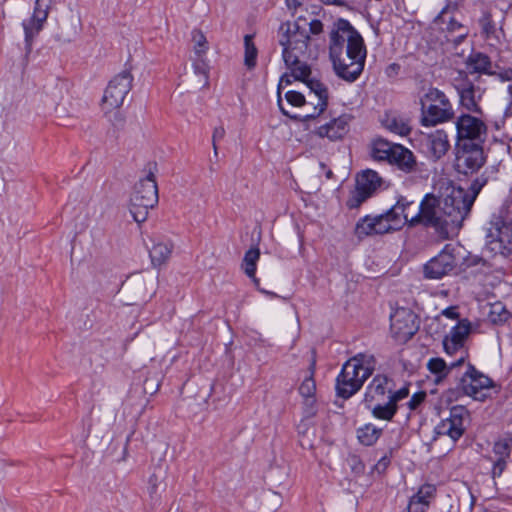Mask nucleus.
Instances as JSON below:
<instances>
[{
	"mask_svg": "<svg viewBox=\"0 0 512 512\" xmlns=\"http://www.w3.org/2000/svg\"><path fill=\"white\" fill-rule=\"evenodd\" d=\"M309 31L314 34H320L323 31V24L320 20L314 19L309 23Z\"/></svg>",
	"mask_w": 512,
	"mask_h": 512,
	"instance_id": "nucleus-48",
	"label": "nucleus"
},
{
	"mask_svg": "<svg viewBox=\"0 0 512 512\" xmlns=\"http://www.w3.org/2000/svg\"><path fill=\"white\" fill-rule=\"evenodd\" d=\"M157 476L156 475H152L149 479V483L151 485V492L154 493L156 492V489H157Z\"/></svg>",
	"mask_w": 512,
	"mask_h": 512,
	"instance_id": "nucleus-53",
	"label": "nucleus"
},
{
	"mask_svg": "<svg viewBox=\"0 0 512 512\" xmlns=\"http://www.w3.org/2000/svg\"><path fill=\"white\" fill-rule=\"evenodd\" d=\"M310 37L305 27L298 21L282 23L279 28V44L282 56L291 76L296 80H304L310 75V68L305 63Z\"/></svg>",
	"mask_w": 512,
	"mask_h": 512,
	"instance_id": "nucleus-3",
	"label": "nucleus"
},
{
	"mask_svg": "<svg viewBox=\"0 0 512 512\" xmlns=\"http://www.w3.org/2000/svg\"><path fill=\"white\" fill-rule=\"evenodd\" d=\"M386 393H391V380L383 374L376 375L366 388L364 404L371 408L374 402H382Z\"/></svg>",
	"mask_w": 512,
	"mask_h": 512,
	"instance_id": "nucleus-19",
	"label": "nucleus"
},
{
	"mask_svg": "<svg viewBox=\"0 0 512 512\" xmlns=\"http://www.w3.org/2000/svg\"><path fill=\"white\" fill-rule=\"evenodd\" d=\"M301 445H302V446H306V445H308V446H312V443H311V441H306V442H305L304 440H301Z\"/></svg>",
	"mask_w": 512,
	"mask_h": 512,
	"instance_id": "nucleus-57",
	"label": "nucleus"
},
{
	"mask_svg": "<svg viewBox=\"0 0 512 512\" xmlns=\"http://www.w3.org/2000/svg\"><path fill=\"white\" fill-rule=\"evenodd\" d=\"M470 330V322L466 319L460 320L447 336L464 346L465 339L468 337Z\"/></svg>",
	"mask_w": 512,
	"mask_h": 512,
	"instance_id": "nucleus-39",
	"label": "nucleus"
},
{
	"mask_svg": "<svg viewBox=\"0 0 512 512\" xmlns=\"http://www.w3.org/2000/svg\"><path fill=\"white\" fill-rule=\"evenodd\" d=\"M408 395H409L408 388H401L394 392L391 390V393H389L388 399L397 405L398 401L406 398Z\"/></svg>",
	"mask_w": 512,
	"mask_h": 512,
	"instance_id": "nucleus-45",
	"label": "nucleus"
},
{
	"mask_svg": "<svg viewBox=\"0 0 512 512\" xmlns=\"http://www.w3.org/2000/svg\"><path fill=\"white\" fill-rule=\"evenodd\" d=\"M381 433L382 429L369 423L357 430V437L362 444L370 446L378 440Z\"/></svg>",
	"mask_w": 512,
	"mask_h": 512,
	"instance_id": "nucleus-34",
	"label": "nucleus"
},
{
	"mask_svg": "<svg viewBox=\"0 0 512 512\" xmlns=\"http://www.w3.org/2000/svg\"><path fill=\"white\" fill-rule=\"evenodd\" d=\"M485 162L483 144H456L455 169L458 173L474 174Z\"/></svg>",
	"mask_w": 512,
	"mask_h": 512,
	"instance_id": "nucleus-11",
	"label": "nucleus"
},
{
	"mask_svg": "<svg viewBox=\"0 0 512 512\" xmlns=\"http://www.w3.org/2000/svg\"><path fill=\"white\" fill-rule=\"evenodd\" d=\"M225 135V129L223 127H216L213 131V135H212V142H213V148H214V153L215 155H217V146H216V142L218 140H221L223 139Z\"/></svg>",
	"mask_w": 512,
	"mask_h": 512,
	"instance_id": "nucleus-47",
	"label": "nucleus"
},
{
	"mask_svg": "<svg viewBox=\"0 0 512 512\" xmlns=\"http://www.w3.org/2000/svg\"><path fill=\"white\" fill-rule=\"evenodd\" d=\"M421 119L424 127H435L454 119L453 105L446 94L435 87H430L420 98Z\"/></svg>",
	"mask_w": 512,
	"mask_h": 512,
	"instance_id": "nucleus-7",
	"label": "nucleus"
},
{
	"mask_svg": "<svg viewBox=\"0 0 512 512\" xmlns=\"http://www.w3.org/2000/svg\"><path fill=\"white\" fill-rule=\"evenodd\" d=\"M463 203L460 192L450 191L442 197L426 194L420 204H415V208L410 211V227L423 225L447 239L458 232L467 217Z\"/></svg>",
	"mask_w": 512,
	"mask_h": 512,
	"instance_id": "nucleus-1",
	"label": "nucleus"
},
{
	"mask_svg": "<svg viewBox=\"0 0 512 512\" xmlns=\"http://www.w3.org/2000/svg\"><path fill=\"white\" fill-rule=\"evenodd\" d=\"M290 83H291L290 76H289V75H287V74L283 75V76L281 77V79H280V83H279V88H278V90H280V89H281V87L283 86V84L288 85V84H290Z\"/></svg>",
	"mask_w": 512,
	"mask_h": 512,
	"instance_id": "nucleus-54",
	"label": "nucleus"
},
{
	"mask_svg": "<svg viewBox=\"0 0 512 512\" xmlns=\"http://www.w3.org/2000/svg\"><path fill=\"white\" fill-rule=\"evenodd\" d=\"M489 317L494 323H503L509 319L510 313L501 302H496L491 305Z\"/></svg>",
	"mask_w": 512,
	"mask_h": 512,
	"instance_id": "nucleus-41",
	"label": "nucleus"
},
{
	"mask_svg": "<svg viewBox=\"0 0 512 512\" xmlns=\"http://www.w3.org/2000/svg\"><path fill=\"white\" fill-rule=\"evenodd\" d=\"M415 202L405 196L398 197L396 203L385 213L361 219L355 228L358 237L386 234L400 230L404 225L410 226V211Z\"/></svg>",
	"mask_w": 512,
	"mask_h": 512,
	"instance_id": "nucleus-4",
	"label": "nucleus"
},
{
	"mask_svg": "<svg viewBox=\"0 0 512 512\" xmlns=\"http://www.w3.org/2000/svg\"><path fill=\"white\" fill-rule=\"evenodd\" d=\"M314 372H315V361L313 360L310 368H309V374L303 379L301 382L298 391L300 395L304 399V404L307 407H313L316 400H315V394H316V383L314 380Z\"/></svg>",
	"mask_w": 512,
	"mask_h": 512,
	"instance_id": "nucleus-28",
	"label": "nucleus"
},
{
	"mask_svg": "<svg viewBox=\"0 0 512 512\" xmlns=\"http://www.w3.org/2000/svg\"><path fill=\"white\" fill-rule=\"evenodd\" d=\"M396 144L390 143L386 140L379 139L374 141L372 146V156L376 160H389L392 150Z\"/></svg>",
	"mask_w": 512,
	"mask_h": 512,
	"instance_id": "nucleus-37",
	"label": "nucleus"
},
{
	"mask_svg": "<svg viewBox=\"0 0 512 512\" xmlns=\"http://www.w3.org/2000/svg\"><path fill=\"white\" fill-rule=\"evenodd\" d=\"M425 397H426V393L425 392H418V393H415L411 399L409 400L408 402V406L411 410H414L416 409L424 400H425Z\"/></svg>",
	"mask_w": 512,
	"mask_h": 512,
	"instance_id": "nucleus-46",
	"label": "nucleus"
},
{
	"mask_svg": "<svg viewBox=\"0 0 512 512\" xmlns=\"http://www.w3.org/2000/svg\"><path fill=\"white\" fill-rule=\"evenodd\" d=\"M349 120L350 117L348 115H341L329 123L320 126L317 129V135L322 138L327 137L332 141L341 139L348 132Z\"/></svg>",
	"mask_w": 512,
	"mask_h": 512,
	"instance_id": "nucleus-23",
	"label": "nucleus"
},
{
	"mask_svg": "<svg viewBox=\"0 0 512 512\" xmlns=\"http://www.w3.org/2000/svg\"><path fill=\"white\" fill-rule=\"evenodd\" d=\"M442 315L449 319H457L459 314L457 312V308L454 306L448 307L442 311Z\"/></svg>",
	"mask_w": 512,
	"mask_h": 512,
	"instance_id": "nucleus-49",
	"label": "nucleus"
},
{
	"mask_svg": "<svg viewBox=\"0 0 512 512\" xmlns=\"http://www.w3.org/2000/svg\"><path fill=\"white\" fill-rule=\"evenodd\" d=\"M491 384L492 381L488 376L469 365L467 371L461 377L458 387L463 394L480 400L485 396L483 391L489 389Z\"/></svg>",
	"mask_w": 512,
	"mask_h": 512,
	"instance_id": "nucleus-16",
	"label": "nucleus"
},
{
	"mask_svg": "<svg viewBox=\"0 0 512 512\" xmlns=\"http://www.w3.org/2000/svg\"><path fill=\"white\" fill-rule=\"evenodd\" d=\"M456 144H483L487 126L483 120L470 114H461L455 121Z\"/></svg>",
	"mask_w": 512,
	"mask_h": 512,
	"instance_id": "nucleus-10",
	"label": "nucleus"
},
{
	"mask_svg": "<svg viewBox=\"0 0 512 512\" xmlns=\"http://www.w3.org/2000/svg\"><path fill=\"white\" fill-rule=\"evenodd\" d=\"M383 124L389 131L400 136H406L411 131L409 121L404 117L387 116Z\"/></svg>",
	"mask_w": 512,
	"mask_h": 512,
	"instance_id": "nucleus-32",
	"label": "nucleus"
},
{
	"mask_svg": "<svg viewBox=\"0 0 512 512\" xmlns=\"http://www.w3.org/2000/svg\"><path fill=\"white\" fill-rule=\"evenodd\" d=\"M376 364V358L371 353H358L351 357L345 362L336 379L337 394L347 399L358 392L373 374Z\"/></svg>",
	"mask_w": 512,
	"mask_h": 512,
	"instance_id": "nucleus-5",
	"label": "nucleus"
},
{
	"mask_svg": "<svg viewBox=\"0 0 512 512\" xmlns=\"http://www.w3.org/2000/svg\"><path fill=\"white\" fill-rule=\"evenodd\" d=\"M192 42H193V51L195 56L198 58L205 57L209 46L208 41L201 30L194 29L191 32Z\"/></svg>",
	"mask_w": 512,
	"mask_h": 512,
	"instance_id": "nucleus-38",
	"label": "nucleus"
},
{
	"mask_svg": "<svg viewBox=\"0 0 512 512\" xmlns=\"http://www.w3.org/2000/svg\"><path fill=\"white\" fill-rule=\"evenodd\" d=\"M369 409L373 417L380 420L391 421L397 412V405L388 399V402L385 404L374 402Z\"/></svg>",
	"mask_w": 512,
	"mask_h": 512,
	"instance_id": "nucleus-33",
	"label": "nucleus"
},
{
	"mask_svg": "<svg viewBox=\"0 0 512 512\" xmlns=\"http://www.w3.org/2000/svg\"><path fill=\"white\" fill-rule=\"evenodd\" d=\"M390 330L393 338L399 342L408 341L418 329L415 314L407 309H397L390 317Z\"/></svg>",
	"mask_w": 512,
	"mask_h": 512,
	"instance_id": "nucleus-15",
	"label": "nucleus"
},
{
	"mask_svg": "<svg viewBox=\"0 0 512 512\" xmlns=\"http://www.w3.org/2000/svg\"><path fill=\"white\" fill-rule=\"evenodd\" d=\"M446 32L447 42L458 45L468 36L469 29L457 20L451 19L447 23Z\"/></svg>",
	"mask_w": 512,
	"mask_h": 512,
	"instance_id": "nucleus-31",
	"label": "nucleus"
},
{
	"mask_svg": "<svg viewBox=\"0 0 512 512\" xmlns=\"http://www.w3.org/2000/svg\"><path fill=\"white\" fill-rule=\"evenodd\" d=\"M285 2L288 9L291 11H295L301 5L299 0H285Z\"/></svg>",
	"mask_w": 512,
	"mask_h": 512,
	"instance_id": "nucleus-52",
	"label": "nucleus"
},
{
	"mask_svg": "<svg viewBox=\"0 0 512 512\" xmlns=\"http://www.w3.org/2000/svg\"><path fill=\"white\" fill-rule=\"evenodd\" d=\"M55 0H36L32 17L28 21L23 22L25 32V40L28 46L35 34H37L43 27L46 21L52 4Z\"/></svg>",
	"mask_w": 512,
	"mask_h": 512,
	"instance_id": "nucleus-17",
	"label": "nucleus"
},
{
	"mask_svg": "<svg viewBox=\"0 0 512 512\" xmlns=\"http://www.w3.org/2000/svg\"><path fill=\"white\" fill-rule=\"evenodd\" d=\"M486 244L496 254H506L512 250V224L510 220L503 217L502 212L499 215H493L489 222Z\"/></svg>",
	"mask_w": 512,
	"mask_h": 512,
	"instance_id": "nucleus-9",
	"label": "nucleus"
},
{
	"mask_svg": "<svg viewBox=\"0 0 512 512\" xmlns=\"http://www.w3.org/2000/svg\"><path fill=\"white\" fill-rule=\"evenodd\" d=\"M469 417V411L464 406H453L449 411V416L443 418L436 426V432L456 441L464 434Z\"/></svg>",
	"mask_w": 512,
	"mask_h": 512,
	"instance_id": "nucleus-13",
	"label": "nucleus"
},
{
	"mask_svg": "<svg viewBox=\"0 0 512 512\" xmlns=\"http://www.w3.org/2000/svg\"><path fill=\"white\" fill-rule=\"evenodd\" d=\"M455 88L459 95L460 105L463 108L473 113H481V108L478 104L481 96H476L479 89H476L475 85L471 81L463 79L455 85Z\"/></svg>",
	"mask_w": 512,
	"mask_h": 512,
	"instance_id": "nucleus-21",
	"label": "nucleus"
},
{
	"mask_svg": "<svg viewBox=\"0 0 512 512\" xmlns=\"http://www.w3.org/2000/svg\"><path fill=\"white\" fill-rule=\"evenodd\" d=\"M498 77L501 81H511L512 80V69H505L498 73Z\"/></svg>",
	"mask_w": 512,
	"mask_h": 512,
	"instance_id": "nucleus-51",
	"label": "nucleus"
},
{
	"mask_svg": "<svg viewBox=\"0 0 512 512\" xmlns=\"http://www.w3.org/2000/svg\"><path fill=\"white\" fill-rule=\"evenodd\" d=\"M194 71L197 75L203 76L205 80V85L207 84L208 74H207V65L205 63L204 57L198 58L196 57L193 60Z\"/></svg>",
	"mask_w": 512,
	"mask_h": 512,
	"instance_id": "nucleus-44",
	"label": "nucleus"
},
{
	"mask_svg": "<svg viewBox=\"0 0 512 512\" xmlns=\"http://www.w3.org/2000/svg\"><path fill=\"white\" fill-rule=\"evenodd\" d=\"M467 68L472 73H479V74H487L491 75L493 72L492 69V62L490 58L483 53L477 52L472 53L468 56L466 60Z\"/></svg>",
	"mask_w": 512,
	"mask_h": 512,
	"instance_id": "nucleus-29",
	"label": "nucleus"
},
{
	"mask_svg": "<svg viewBox=\"0 0 512 512\" xmlns=\"http://www.w3.org/2000/svg\"><path fill=\"white\" fill-rule=\"evenodd\" d=\"M282 505V496L276 492H265L261 496L260 510L261 512H275Z\"/></svg>",
	"mask_w": 512,
	"mask_h": 512,
	"instance_id": "nucleus-36",
	"label": "nucleus"
},
{
	"mask_svg": "<svg viewBox=\"0 0 512 512\" xmlns=\"http://www.w3.org/2000/svg\"><path fill=\"white\" fill-rule=\"evenodd\" d=\"M321 1H322L323 3H325V4H329V5H331V4H338V3H339V1H338V0H321Z\"/></svg>",
	"mask_w": 512,
	"mask_h": 512,
	"instance_id": "nucleus-56",
	"label": "nucleus"
},
{
	"mask_svg": "<svg viewBox=\"0 0 512 512\" xmlns=\"http://www.w3.org/2000/svg\"><path fill=\"white\" fill-rule=\"evenodd\" d=\"M430 156L434 160L441 159L450 149V142L447 133L442 130H436L427 137Z\"/></svg>",
	"mask_w": 512,
	"mask_h": 512,
	"instance_id": "nucleus-26",
	"label": "nucleus"
},
{
	"mask_svg": "<svg viewBox=\"0 0 512 512\" xmlns=\"http://www.w3.org/2000/svg\"><path fill=\"white\" fill-rule=\"evenodd\" d=\"M380 184L381 178L373 170H366L358 174L355 189L347 201V206L351 209L359 207L374 194Z\"/></svg>",
	"mask_w": 512,
	"mask_h": 512,
	"instance_id": "nucleus-14",
	"label": "nucleus"
},
{
	"mask_svg": "<svg viewBox=\"0 0 512 512\" xmlns=\"http://www.w3.org/2000/svg\"><path fill=\"white\" fill-rule=\"evenodd\" d=\"M388 162L396 165L400 170L406 173L415 171L417 167L413 153L399 144L395 145Z\"/></svg>",
	"mask_w": 512,
	"mask_h": 512,
	"instance_id": "nucleus-24",
	"label": "nucleus"
},
{
	"mask_svg": "<svg viewBox=\"0 0 512 512\" xmlns=\"http://www.w3.org/2000/svg\"><path fill=\"white\" fill-rule=\"evenodd\" d=\"M482 33L490 37L495 32V24L489 14H484L480 19Z\"/></svg>",
	"mask_w": 512,
	"mask_h": 512,
	"instance_id": "nucleus-43",
	"label": "nucleus"
},
{
	"mask_svg": "<svg viewBox=\"0 0 512 512\" xmlns=\"http://www.w3.org/2000/svg\"><path fill=\"white\" fill-rule=\"evenodd\" d=\"M329 55L337 76L348 82L355 81L364 69L363 38L345 19L337 20L330 32Z\"/></svg>",
	"mask_w": 512,
	"mask_h": 512,
	"instance_id": "nucleus-2",
	"label": "nucleus"
},
{
	"mask_svg": "<svg viewBox=\"0 0 512 512\" xmlns=\"http://www.w3.org/2000/svg\"><path fill=\"white\" fill-rule=\"evenodd\" d=\"M443 346L444 350L447 354H454L456 352H460L462 355V352H464V358L466 357V351L463 350V345L460 344V342H456L455 340L451 339L448 336H445L443 340Z\"/></svg>",
	"mask_w": 512,
	"mask_h": 512,
	"instance_id": "nucleus-42",
	"label": "nucleus"
},
{
	"mask_svg": "<svg viewBox=\"0 0 512 512\" xmlns=\"http://www.w3.org/2000/svg\"><path fill=\"white\" fill-rule=\"evenodd\" d=\"M133 77L128 71H122L116 75L108 84L103 98L102 105L106 111H112L122 106L124 100L132 88Z\"/></svg>",
	"mask_w": 512,
	"mask_h": 512,
	"instance_id": "nucleus-12",
	"label": "nucleus"
},
{
	"mask_svg": "<svg viewBox=\"0 0 512 512\" xmlns=\"http://www.w3.org/2000/svg\"><path fill=\"white\" fill-rule=\"evenodd\" d=\"M174 245L172 241L162 238L152 239V246L149 248V256L152 265L155 267L165 264L170 258Z\"/></svg>",
	"mask_w": 512,
	"mask_h": 512,
	"instance_id": "nucleus-25",
	"label": "nucleus"
},
{
	"mask_svg": "<svg viewBox=\"0 0 512 512\" xmlns=\"http://www.w3.org/2000/svg\"><path fill=\"white\" fill-rule=\"evenodd\" d=\"M512 439H500L494 443L490 460L493 463L492 476L499 477L506 469L507 460L510 458Z\"/></svg>",
	"mask_w": 512,
	"mask_h": 512,
	"instance_id": "nucleus-20",
	"label": "nucleus"
},
{
	"mask_svg": "<svg viewBox=\"0 0 512 512\" xmlns=\"http://www.w3.org/2000/svg\"><path fill=\"white\" fill-rule=\"evenodd\" d=\"M485 183H486V179L477 178L471 184L470 191H466L465 189H463L461 187H452L450 189L451 193L460 192L462 194L463 200H464L463 204L465 205V213L467 216L470 213L471 207H472L477 195L479 194L480 190L485 185Z\"/></svg>",
	"mask_w": 512,
	"mask_h": 512,
	"instance_id": "nucleus-30",
	"label": "nucleus"
},
{
	"mask_svg": "<svg viewBox=\"0 0 512 512\" xmlns=\"http://www.w3.org/2000/svg\"><path fill=\"white\" fill-rule=\"evenodd\" d=\"M436 487L432 484L422 485L412 495L407 505V512H426L430 503L435 498Z\"/></svg>",
	"mask_w": 512,
	"mask_h": 512,
	"instance_id": "nucleus-22",
	"label": "nucleus"
},
{
	"mask_svg": "<svg viewBox=\"0 0 512 512\" xmlns=\"http://www.w3.org/2000/svg\"><path fill=\"white\" fill-rule=\"evenodd\" d=\"M507 90H508V93H509V96H510L511 103H510L509 108L506 111V114H508V111L512 109V84L508 85Z\"/></svg>",
	"mask_w": 512,
	"mask_h": 512,
	"instance_id": "nucleus-55",
	"label": "nucleus"
},
{
	"mask_svg": "<svg viewBox=\"0 0 512 512\" xmlns=\"http://www.w3.org/2000/svg\"><path fill=\"white\" fill-rule=\"evenodd\" d=\"M158 203V187L154 175L150 173L134 187L130 198V213L137 223L147 219L149 209Z\"/></svg>",
	"mask_w": 512,
	"mask_h": 512,
	"instance_id": "nucleus-8",
	"label": "nucleus"
},
{
	"mask_svg": "<svg viewBox=\"0 0 512 512\" xmlns=\"http://www.w3.org/2000/svg\"><path fill=\"white\" fill-rule=\"evenodd\" d=\"M454 266L455 257L447 250H443L424 266V274L429 279H440L448 274Z\"/></svg>",
	"mask_w": 512,
	"mask_h": 512,
	"instance_id": "nucleus-18",
	"label": "nucleus"
},
{
	"mask_svg": "<svg viewBox=\"0 0 512 512\" xmlns=\"http://www.w3.org/2000/svg\"><path fill=\"white\" fill-rule=\"evenodd\" d=\"M252 35H245L244 37V45H245V55H244V63L248 69H252L256 65L257 60V48L253 43Z\"/></svg>",
	"mask_w": 512,
	"mask_h": 512,
	"instance_id": "nucleus-40",
	"label": "nucleus"
},
{
	"mask_svg": "<svg viewBox=\"0 0 512 512\" xmlns=\"http://www.w3.org/2000/svg\"><path fill=\"white\" fill-rule=\"evenodd\" d=\"M303 81L306 83L307 87L310 90L309 95H308V101H306V99L302 93L293 91V90L287 91L285 93V98L289 104H291L292 106H295V107H299L302 105L313 106L312 113H309V114H306L303 116H299V119L306 121L308 119H312V118L319 116L320 114H322L325 111V109L327 108V104H328L329 92H328V88L326 87V85L323 84L322 82H320L319 80L308 79V77H306ZM278 96H279L278 105H279L280 110L285 115H287L293 119H297L298 116L290 115L289 112L286 111L285 108L283 107L282 100L280 98V91H278Z\"/></svg>",
	"mask_w": 512,
	"mask_h": 512,
	"instance_id": "nucleus-6",
	"label": "nucleus"
},
{
	"mask_svg": "<svg viewBox=\"0 0 512 512\" xmlns=\"http://www.w3.org/2000/svg\"><path fill=\"white\" fill-rule=\"evenodd\" d=\"M463 362L464 352H462V356L450 365H447L441 358H431L427 363V368L435 376L434 382L439 384L446 378L452 368L460 366Z\"/></svg>",
	"mask_w": 512,
	"mask_h": 512,
	"instance_id": "nucleus-27",
	"label": "nucleus"
},
{
	"mask_svg": "<svg viewBox=\"0 0 512 512\" xmlns=\"http://www.w3.org/2000/svg\"><path fill=\"white\" fill-rule=\"evenodd\" d=\"M311 432L312 435H314V429L312 427H309L308 426V423L306 422H302L299 426H298V433L303 435V436H306L307 434H309Z\"/></svg>",
	"mask_w": 512,
	"mask_h": 512,
	"instance_id": "nucleus-50",
	"label": "nucleus"
},
{
	"mask_svg": "<svg viewBox=\"0 0 512 512\" xmlns=\"http://www.w3.org/2000/svg\"><path fill=\"white\" fill-rule=\"evenodd\" d=\"M260 257V251L258 248H251L249 249L243 259V268L245 271V274L254 280V282H257L258 280L255 278L256 273V264Z\"/></svg>",
	"mask_w": 512,
	"mask_h": 512,
	"instance_id": "nucleus-35",
	"label": "nucleus"
},
{
	"mask_svg": "<svg viewBox=\"0 0 512 512\" xmlns=\"http://www.w3.org/2000/svg\"><path fill=\"white\" fill-rule=\"evenodd\" d=\"M331 174H332V172H331V171H328V173H327V177H328V178H330V177H331Z\"/></svg>",
	"mask_w": 512,
	"mask_h": 512,
	"instance_id": "nucleus-58",
	"label": "nucleus"
}]
</instances>
